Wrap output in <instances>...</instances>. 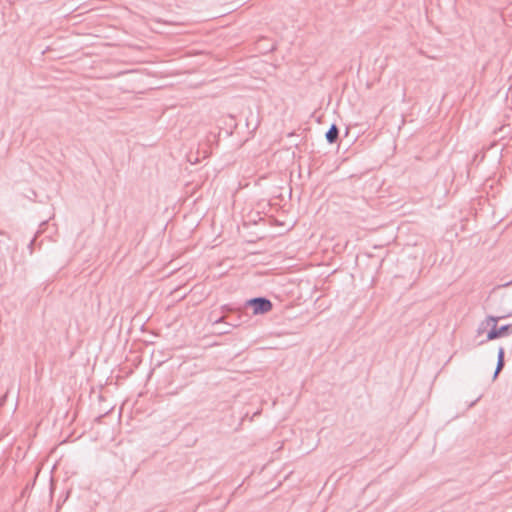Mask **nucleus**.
<instances>
[{
  "label": "nucleus",
  "mask_w": 512,
  "mask_h": 512,
  "mask_svg": "<svg viewBox=\"0 0 512 512\" xmlns=\"http://www.w3.org/2000/svg\"><path fill=\"white\" fill-rule=\"evenodd\" d=\"M217 332L219 334H226V333H229L230 330L229 329H225V327H222V329H219Z\"/></svg>",
  "instance_id": "obj_8"
},
{
  "label": "nucleus",
  "mask_w": 512,
  "mask_h": 512,
  "mask_svg": "<svg viewBox=\"0 0 512 512\" xmlns=\"http://www.w3.org/2000/svg\"><path fill=\"white\" fill-rule=\"evenodd\" d=\"M217 332L219 334H226V333H229L230 330L229 329H225V327H222V329H219Z\"/></svg>",
  "instance_id": "obj_7"
},
{
  "label": "nucleus",
  "mask_w": 512,
  "mask_h": 512,
  "mask_svg": "<svg viewBox=\"0 0 512 512\" xmlns=\"http://www.w3.org/2000/svg\"><path fill=\"white\" fill-rule=\"evenodd\" d=\"M34 242H35V239H32L29 246L31 247L34 244Z\"/></svg>",
  "instance_id": "obj_10"
},
{
  "label": "nucleus",
  "mask_w": 512,
  "mask_h": 512,
  "mask_svg": "<svg viewBox=\"0 0 512 512\" xmlns=\"http://www.w3.org/2000/svg\"><path fill=\"white\" fill-rule=\"evenodd\" d=\"M246 305L253 309V314L255 315L265 314L273 307L272 302L266 297H255L249 299L246 302Z\"/></svg>",
  "instance_id": "obj_1"
},
{
  "label": "nucleus",
  "mask_w": 512,
  "mask_h": 512,
  "mask_svg": "<svg viewBox=\"0 0 512 512\" xmlns=\"http://www.w3.org/2000/svg\"><path fill=\"white\" fill-rule=\"evenodd\" d=\"M500 318L499 317H495V316H488L484 321H482L479 325H478V328L476 330L477 332V336H480L482 335L488 328V326L492 323H497L498 320Z\"/></svg>",
  "instance_id": "obj_3"
},
{
  "label": "nucleus",
  "mask_w": 512,
  "mask_h": 512,
  "mask_svg": "<svg viewBox=\"0 0 512 512\" xmlns=\"http://www.w3.org/2000/svg\"><path fill=\"white\" fill-rule=\"evenodd\" d=\"M504 356H505L504 348L500 347L498 350L497 364H496V369H495V372L493 375V379L497 378L498 374L501 372V370L503 369V367L505 365Z\"/></svg>",
  "instance_id": "obj_5"
},
{
  "label": "nucleus",
  "mask_w": 512,
  "mask_h": 512,
  "mask_svg": "<svg viewBox=\"0 0 512 512\" xmlns=\"http://www.w3.org/2000/svg\"><path fill=\"white\" fill-rule=\"evenodd\" d=\"M226 324L229 327H237L240 323L239 322H226Z\"/></svg>",
  "instance_id": "obj_9"
},
{
  "label": "nucleus",
  "mask_w": 512,
  "mask_h": 512,
  "mask_svg": "<svg viewBox=\"0 0 512 512\" xmlns=\"http://www.w3.org/2000/svg\"><path fill=\"white\" fill-rule=\"evenodd\" d=\"M225 316H221V317H218L216 319L213 320V325L214 326H218L219 324L221 323H224L225 322Z\"/></svg>",
  "instance_id": "obj_6"
},
{
  "label": "nucleus",
  "mask_w": 512,
  "mask_h": 512,
  "mask_svg": "<svg viewBox=\"0 0 512 512\" xmlns=\"http://www.w3.org/2000/svg\"><path fill=\"white\" fill-rule=\"evenodd\" d=\"M512 333V324L502 325L501 327H497V323H493L492 328L488 331L485 339L479 341V345L486 343L487 341H491L502 336L508 335Z\"/></svg>",
  "instance_id": "obj_2"
},
{
  "label": "nucleus",
  "mask_w": 512,
  "mask_h": 512,
  "mask_svg": "<svg viewBox=\"0 0 512 512\" xmlns=\"http://www.w3.org/2000/svg\"><path fill=\"white\" fill-rule=\"evenodd\" d=\"M326 140L329 144H334L339 137V129L336 124H332L325 134Z\"/></svg>",
  "instance_id": "obj_4"
}]
</instances>
